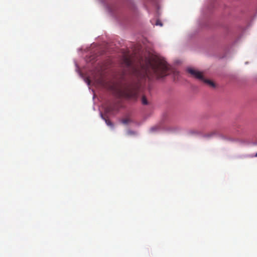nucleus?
<instances>
[{"instance_id":"nucleus-1","label":"nucleus","mask_w":257,"mask_h":257,"mask_svg":"<svg viewBox=\"0 0 257 257\" xmlns=\"http://www.w3.org/2000/svg\"><path fill=\"white\" fill-rule=\"evenodd\" d=\"M122 63L127 67L134 69V74L139 81L136 84L127 85L118 89L119 97L130 99L137 98L142 84L147 79L151 80L154 78H163L174 72L165 60L158 58H141L137 67L134 68L131 59L128 56H124L122 59Z\"/></svg>"},{"instance_id":"nucleus-2","label":"nucleus","mask_w":257,"mask_h":257,"mask_svg":"<svg viewBox=\"0 0 257 257\" xmlns=\"http://www.w3.org/2000/svg\"><path fill=\"white\" fill-rule=\"evenodd\" d=\"M187 71L193 77L203 81L205 83L208 84L209 86L212 88L215 87V84L214 82L210 80L205 79L202 72L191 68H188Z\"/></svg>"},{"instance_id":"nucleus-3","label":"nucleus","mask_w":257,"mask_h":257,"mask_svg":"<svg viewBox=\"0 0 257 257\" xmlns=\"http://www.w3.org/2000/svg\"><path fill=\"white\" fill-rule=\"evenodd\" d=\"M100 115H101V118L102 119H103L105 121V122H106V124L107 125H108V126H109L110 127H112L113 126V124L110 121V120H109V119H106V118L104 117L102 113H100Z\"/></svg>"},{"instance_id":"nucleus-4","label":"nucleus","mask_w":257,"mask_h":257,"mask_svg":"<svg viewBox=\"0 0 257 257\" xmlns=\"http://www.w3.org/2000/svg\"><path fill=\"white\" fill-rule=\"evenodd\" d=\"M216 134H217V132L214 131L211 132L210 133L206 134L205 135V137H208V138H210V137L215 136Z\"/></svg>"},{"instance_id":"nucleus-5","label":"nucleus","mask_w":257,"mask_h":257,"mask_svg":"<svg viewBox=\"0 0 257 257\" xmlns=\"http://www.w3.org/2000/svg\"><path fill=\"white\" fill-rule=\"evenodd\" d=\"M142 102L143 104L147 105L148 104L147 100L145 96H143L142 99Z\"/></svg>"},{"instance_id":"nucleus-6","label":"nucleus","mask_w":257,"mask_h":257,"mask_svg":"<svg viewBox=\"0 0 257 257\" xmlns=\"http://www.w3.org/2000/svg\"><path fill=\"white\" fill-rule=\"evenodd\" d=\"M155 25L156 26H160L161 27L163 26L162 23L159 20L156 21Z\"/></svg>"},{"instance_id":"nucleus-7","label":"nucleus","mask_w":257,"mask_h":257,"mask_svg":"<svg viewBox=\"0 0 257 257\" xmlns=\"http://www.w3.org/2000/svg\"><path fill=\"white\" fill-rule=\"evenodd\" d=\"M130 121V120L127 118L123 119L122 120V123L123 124H127L128 122Z\"/></svg>"},{"instance_id":"nucleus-8","label":"nucleus","mask_w":257,"mask_h":257,"mask_svg":"<svg viewBox=\"0 0 257 257\" xmlns=\"http://www.w3.org/2000/svg\"><path fill=\"white\" fill-rule=\"evenodd\" d=\"M156 129H157V127H153L151 128V131L153 132L155 130H156Z\"/></svg>"},{"instance_id":"nucleus-9","label":"nucleus","mask_w":257,"mask_h":257,"mask_svg":"<svg viewBox=\"0 0 257 257\" xmlns=\"http://www.w3.org/2000/svg\"><path fill=\"white\" fill-rule=\"evenodd\" d=\"M254 156L257 157V153L255 154V155Z\"/></svg>"}]
</instances>
